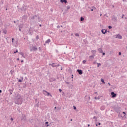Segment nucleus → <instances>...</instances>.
Segmentation results:
<instances>
[{
    "mask_svg": "<svg viewBox=\"0 0 127 127\" xmlns=\"http://www.w3.org/2000/svg\"><path fill=\"white\" fill-rule=\"evenodd\" d=\"M23 102V99L21 95L17 93L14 98V103L17 105H21Z\"/></svg>",
    "mask_w": 127,
    "mask_h": 127,
    "instance_id": "1",
    "label": "nucleus"
},
{
    "mask_svg": "<svg viewBox=\"0 0 127 127\" xmlns=\"http://www.w3.org/2000/svg\"><path fill=\"white\" fill-rule=\"evenodd\" d=\"M43 92L44 95H45V96H50V97H52V95L50 94L49 92L46 91V90H43Z\"/></svg>",
    "mask_w": 127,
    "mask_h": 127,
    "instance_id": "2",
    "label": "nucleus"
},
{
    "mask_svg": "<svg viewBox=\"0 0 127 127\" xmlns=\"http://www.w3.org/2000/svg\"><path fill=\"white\" fill-rule=\"evenodd\" d=\"M59 66H60V65L58 64L52 63L51 64V66L53 68H56L57 67H59Z\"/></svg>",
    "mask_w": 127,
    "mask_h": 127,
    "instance_id": "3",
    "label": "nucleus"
},
{
    "mask_svg": "<svg viewBox=\"0 0 127 127\" xmlns=\"http://www.w3.org/2000/svg\"><path fill=\"white\" fill-rule=\"evenodd\" d=\"M113 109L114 110H115V111H116V112H117V113H119V112L120 111V109H121V107L119 106H114Z\"/></svg>",
    "mask_w": 127,
    "mask_h": 127,
    "instance_id": "4",
    "label": "nucleus"
},
{
    "mask_svg": "<svg viewBox=\"0 0 127 127\" xmlns=\"http://www.w3.org/2000/svg\"><path fill=\"white\" fill-rule=\"evenodd\" d=\"M111 95L112 98H116V97H117V94L115 93L114 92H112Z\"/></svg>",
    "mask_w": 127,
    "mask_h": 127,
    "instance_id": "5",
    "label": "nucleus"
},
{
    "mask_svg": "<svg viewBox=\"0 0 127 127\" xmlns=\"http://www.w3.org/2000/svg\"><path fill=\"white\" fill-rule=\"evenodd\" d=\"M77 72H78L79 75H83V70L81 69H77Z\"/></svg>",
    "mask_w": 127,
    "mask_h": 127,
    "instance_id": "6",
    "label": "nucleus"
},
{
    "mask_svg": "<svg viewBox=\"0 0 127 127\" xmlns=\"http://www.w3.org/2000/svg\"><path fill=\"white\" fill-rule=\"evenodd\" d=\"M116 38H118V39H122L123 38V37L122 36V35L118 34L116 35Z\"/></svg>",
    "mask_w": 127,
    "mask_h": 127,
    "instance_id": "7",
    "label": "nucleus"
},
{
    "mask_svg": "<svg viewBox=\"0 0 127 127\" xmlns=\"http://www.w3.org/2000/svg\"><path fill=\"white\" fill-rule=\"evenodd\" d=\"M95 56H96V54H93L92 55L89 56V58L90 59H94L95 58Z\"/></svg>",
    "mask_w": 127,
    "mask_h": 127,
    "instance_id": "8",
    "label": "nucleus"
},
{
    "mask_svg": "<svg viewBox=\"0 0 127 127\" xmlns=\"http://www.w3.org/2000/svg\"><path fill=\"white\" fill-rule=\"evenodd\" d=\"M112 20H113V21H114V22H116L117 21V17H116L115 16H112Z\"/></svg>",
    "mask_w": 127,
    "mask_h": 127,
    "instance_id": "9",
    "label": "nucleus"
},
{
    "mask_svg": "<svg viewBox=\"0 0 127 127\" xmlns=\"http://www.w3.org/2000/svg\"><path fill=\"white\" fill-rule=\"evenodd\" d=\"M37 49L38 48L36 47V46H33L32 48V50H33V51H36Z\"/></svg>",
    "mask_w": 127,
    "mask_h": 127,
    "instance_id": "10",
    "label": "nucleus"
},
{
    "mask_svg": "<svg viewBox=\"0 0 127 127\" xmlns=\"http://www.w3.org/2000/svg\"><path fill=\"white\" fill-rule=\"evenodd\" d=\"M101 32L103 34H106V33H107V29H102Z\"/></svg>",
    "mask_w": 127,
    "mask_h": 127,
    "instance_id": "11",
    "label": "nucleus"
},
{
    "mask_svg": "<svg viewBox=\"0 0 127 127\" xmlns=\"http://www.w3.org/2000/svg\"><path fill=\"white\" fill-rule=\"evenodd\" d=\"M19 54H20V55H22V57H24V58H25V56L24 55V53L22 52H19Z\"/></svg>",
    "mask_w": 127,
    "mask_h": 127,
    "instance_id": "12",
    "label": "nucleus"
},
{
    "mask_svg": "<svg viewBox=\"0 0 127 127\" xmlns=\"http://www.w3.org/2000/svg\"><path fill=\"white\" fill-rule=\"evenodd\" d=\"M55 81H56V79L54 78H52L50 79V82H55Z\"/></svg>",
    "mask_w": 127,
    "mask_h": 127,
    "instance_id": "13",
    "label": "nucleus"
},
{
    "mask_svg": "<svg viewBox=\"0 0 127 127\" xmlns=\"http://www.w3.org/2000/svg\"><path fill=\"white\" fill-rule=\"evenodd\" d=\"M21 120H22V121H23L24 122H25V121H26V116H25V115L23 116Z\"/></svg>",
    "mask_w": 127,
    "mask_h": 127,
    "instance_id": "14",
    "label": "nucleus"
},
{
    "mask_svg": "<svg viewBox=\"0 0 127 127\" xmlns=\"http://www.w3.org/2000/svg\"><path fill=\"white\" fill-rule=\"evenodd\" d=\"M3 33H4V34H6L7 33V30H6V29H4L3 30Z\"/></svg>",
    "mask_w": 127,
    "mask_h": 127,
    "instance_id": "15",
    "label": "nucleus"
},
{
    "mask_svg": "<svg viewBox=\"0 0 127 127\" xmlns=\"http://www.w3.org/2000/svg\"><path fill=\"white\" fill-rule=\"evenodd\" d=\"M98 51H99L100 53H103V50L102 49V48L98 49Z\"/></svg>",
    "mask_w": 127,
    "mask_h": 127,
    "instance_id": "16",
    "label": "nucleus"
},
{
    "mask_svg": "<svg viewBox=\"0 0 127 127\" xmlns=\"http://www.w3.org/2000/svg\"><path fill=\"white\" fill-rule=\"evenodd\" d=\"M36 17H37V16L36 15L33 16V17H31V20H33L34 19H35Z\"/></svg>",
    "mask_w": 127,
    "mask_h": 127,
    "instance_id": "17",
    "label": "nucleus"
},
{
    "mask_svg": "<svg viewBox=\"0 0 127 127\" xmlns=\"http://www.w3.org/2000/svg\"><path fill=\"white\" fill-rule=\"evenodd\" d=\"M50 41H51V40H50V39H48L46 41H45V43L47 44V43H49L50 42Z\"/></svg>",
    "mask_w": 127,
    "mask_h": 127,
    "instance_id": "18",
    "label": "nucleus"
},
{
    "mask_svg": "<svg viewBox=\"0 0 127 127\" xmlns=\"http://www.w3.org/2000/svg\"><path fill=\"white\" fill-rule=\"evenodd\" d=\"M100 110H101V111H104V110H105V106H102L100 107Z\"/></svg>",
    "mask_w": 127,
    "mask_h": 127,
    "instance_id": "19",
    "label": "nucleus"
},
{
    "mask_svg": "<svg viewBox=\"0 0 127 127\" xmlns=\"http://www.w3.org/2000/svg\"><path fill=\"white\" fill-rule=\"evenodd\" d=\"M49 122H46L45 123V125L46 126V127H49Z\"/></svg>",
    "mask_w": 127,
    "mask_h": 127,
    "instance_id": "20",
    "label": "nucleus"
},
{
    "mask_svg": "<svg viewBox=\"0 0 127 127\" xmlns=\"http://www.w3.org/2000/svg\"><path fill=\"white\" fill-rule=\"evenodd\" d=\"M13 92V91H12V90H11V89L9 90V92L10 93V95H12Z\"/></svg>",
    "mask_w": 127,
    "mask_h": 127,
    "instance_id": "21",
    "label": "nucleus"
},
{
    "mask_svg": "<svg viewBox=\"0 0 127 127\" xmlns=\"http://www.w3.org/2000/svg\"><path fill=\"white\" fill-rule=\"evenodd\" d=\"M84 20H85V18H84V17H80V21H84Z\"/></svg>",
    "mask_w": 127,
    "mask_h": 127,
    "instance_id": "22",
    "label": "nucleus"
},
{
    "mask_svg": "<svg viewBox=\"0 0 127 127\" xmlns=\"http://www.w3.org/2000/svg\"><path fill=\"white\" fill-rule=\"evenodd\" d=\"M91 52H92V53H93V54H96V50H92Z\"/></svg>",
    "mask_w": 127,
    "mask_h": 127,
    "instance_id": "23",
    "label": "nucleus"
},
{
    "mask_svg": "<svg viewBox=\"0 0 127 127\" xmlns=\"http://www.w3.org/2000/svg\"><path fill=\"white\" fill-rule=\"evenodd\" d=\"M35 107H37V108H38V107H39V102H38V103H37L35 105Z\"/></svg>",
    "mask_w": 127,
    "mask_h": 127,
    "instance_id": "24",
    "label": "nucleus"
},
{
    "mask_svg": "<svg viewBox=\"0 0 127 127\" xmlns=\"http://www.w3.org/2000/svg\"><path fill=\"white\" fill-rule=\"evenodd\" d=\"M101 63H97V68H99V67H100V66H101Z\"/></svg>",
    "mask_w": 127,
    "mask_h": 127,
    "instance_id": "25",
    "label": "nucleus"
},
{
    "mask_svg": "<svg viewBox=\"0 0 127 127\" xmlns=\"http://www.w3.org/2000/svg\"><path fill=\"white\" fill-rule=\"evenodd\" d=\"M122 113H123V114H124V115L122 117V118H126V116H125V115H126V112H123Z\"/></svg>",
    "mask_w": 127,
    "mask_h": 127,
    "instance_id": "26",
    "label": "nucleus"
},
{
    "mask_svg": "<svg viewBox=\"0 0 127 127\" xmlns=\"http://www.w3.org/2000/svg\"><path fill=\"white\" fill-rule=\"evenodd\" d=\"M87 62V61L86 60H84L83 61H82V63H83V64H85V63H86Z\"/></svg>",
    "mask_w": 127,
    "mask_h": 127,
    "instance_id": "27",
    "label": "nucleus"
},
{
    "mask_svg": "<svg viewBox=\"0 0 127 127\" xmlns=\"http://www.w3.org/2000/svg\"><path fill=\"white\" fill-rule=\"evenodd\" d=\"M75 36H76L77 37L80 36V35H79V34H78V33H76V34H75Z\"/></svg>",
    "mask_w": 127,
    "mask_h": 127,
    "instance_id": "28",
    "label": "nucleus"
},
{
    "mask_svg": "<svg viewBox=\"0 0 127 127\" xmlns=\"http://www.w3.org/2000/svg\"><path fill=\"white\" fill-rule=\"evenodd\" d=\"M101 82H102V83H103L104 84H105V81L104 80V79H101Z\"/></svg>",
    "mask_w": 127,
    "mask_h": 127,
    "instance_id": "29",
    "label": "nucleus"
},
{
    "mask_svg": "<svg viewBox=\"0 0 127 127\" xmlns=\"http://www.w3.org/2000/svg\"><path fill=\"white\" fill-rule=\"evenodd\" d=\"M36 40L39 39V37L38 36V35L36 36Z\"/></svg>",
    "mask_w": 127,
    "mask_h": 127,
    "instance_id": "30",
    "label": "nucleus"
},
{
    "mask_svg": "<svg viewBox=\"0 0 127 127\" xmlns=\"http://www.w3.org/2000/svg\"><path fill=\"white\" fill-rule=\"evenodd\" d=\"M67 10H69L71 8V7L70 6H67Z\"/></svg>",
    "mask_w": 127,
    "mask_h": 127,
    "instance_id": "31",
    "label": "nucleus"
},
{
    "mask_svg": "<svg viewBox=\"0 0 127 127\" xmlns=\"http://www.w3.org/2000/svg\"><path fill=\"white\" fill-rule=\"evenodd\" d=\"M64 3H67V0H64Z\"/></svg>",
    "mask_w": 127,
    "mask_h": 127,
    "instance_id": "32",
    "label": "nucleus"
},
{
    "mask_svg": "<svg viewBox=\"0 0 127 127\" xmlns=\"http://www.w3.org/2000/svg\"><path fill=\"white\" fill-rule=\"evenodd\" d=\"M99 99H100V98H99V97H95V100H99Z\"/></svg>",
    "mask_w": 127,
    "mask_h": 127,
    "instance_id": "33",
    "label": "nucleus"
},
{
    "mask_svg": "<svg viewBox=\"0 0 127 127\" xmlns=\"http://www.w3.org/2000/svg\"><path fill=\"white\" fill-rule=\"evenodd\" d=\"M108 28L109 29H112V26H109Z\"/></svg>",
    "mask_w": 127,
    "mask_h": 127,
    "instance_id": "34",
    "label": "nucleus"
},
{
    "mask_svg": "<svg viewBox=\"0 0 127 127\" xmlns=\"http://www.w3.org/2000/svg\"><path fill=\"white\" fill-rule=\"evenodd\" d=\"M73 109L74 110H77V107H76L75 106H73Z\"/></svg>",
    "mask_w": 127,
    "mask_h": 127,
    "instance_id": "35",
    "label": "nucleus"
},
{
    "mask_svg": "<svg viewBox=\"0 0 127 127\" xmlns=\"http://www.w3.org/2000/svg\"><path fill=\"white\" fill-rule=\"evenodd\" d=\"M19 83H21L22 82V80L21 79H19L18 80Z\"/></svg>",
    "mask_w": 127,
    "mask_h": 127,
    "instance_id": "36",
    "label": "nucleus"
},
{
    "mask_svg": "<svg viewBox=\"0 0 127 127\" xmlns=\"http://www.w3.org/2000/svg\"><path fill=\"white\" fill-rule=\"evenodd\" d=\"M87 98H88V101H90L91 97H90V96H88Z\"/></svg>",
    "mask_w": 127,
    "mask_h": 127,
    "instance_id": "37",
    "label": "nucleus"
},
{
    "mask_svg": "<svg viewBox=\"0 0 127 127\" xmlns=\"http://www.w3.org/2000/svg\"><path fill=\"white\" fill-rule=\"evenodd\" d=\"M18 52V50H16V51L14 52V53H17Z\"/></svg>",
    "mask_w": 127,
    "mask_h": 127,
    "instance_id": "38",
    "label": "nucleus"
},
{
    "mask_svg": "<svg viewBox=\"0 0 127 127\" xmlns=\"http://www.w3.org/2000/svg\"><path fill=\"white\" fill-rule=\"evenodd\" d=\"M60 2H61V3H63L64 0H60Z\"/></svg>",
    "mask_w": 127,
    "mask_h": 127,
    "instance_id": "39",
    "label": "nucleus"
},
{
    "mask_svg": "<svg viewBox=\"0 0 127 127\" xmlns=\"http://www.w3.org/2000/svg\"><path fill=\"white\" fill-rule=\"evenodd\" d=\"M125 16V15L122 14L121 16V18H124V17Z\"/></svg>",
    "mask_w": 127,
    "mask_h": 127,
    "instance_id": "40",
    "label": "nucleus"
},
{
    "mask_svg": "<svg viewBox=\"0 0 127 127\" xmlns=\"http://www.w3.org/2000/svg\"><path fill=\"white\" fill-rule=\"evenodd\" d=\"M19 31H21V28H20V26H19Z\"/></svg>",
    "mask_w": 127,
    "mask_h": 127,
    "instance_id": "41",
    "label": "nucleus"
},
{
    "mask_svg": "<svg viewBox=\"0 0 127 127\" xmlns=\"http://www.w3.org/2000/svg\"><path fill=\"white\" fill-rule=\"evenodd\" d=\"M119 55H122V53L121 52H119L118 53Z\"/></svg>",
    "mask_w": 127,
    "mask_h": 127,
    "instance_id": "42",
    "label": "nucleus"
},
{
    "mask_svg": "<svg viewBox=\"0 0 127 127\" xmlns=\"http://www.w3.org/2000/svg\"><path fill=\"white\" fill-rule=\"evenodd\" d=\"M59 92H62V90L61 89H59Z\"/></svg>",
    "mask_w": 127,
    "mask_h": 127,
    "instance_id": "43",
    "label": "nucleus"
},
{
    "mask_svg": "<svg viewBox=\"0 0 127 127\" xmlns=\"http://www.w3.org/2000/svg\"><path fill=\"white\" fill-rule=\"evenodd\" d=\"M93 64H97V62L96 61L94 62Z\"/></svg>",
    "mask_w": 127,
    "mask_h": 127,
    "instance_id": "44",
    "label": "nucleus"
},
{
    "mask_svg": "<svg viewBox=\"0 0 127 127\" xmlns=\"http://www.w3.org/2000/svg\"><path fill=\"white\" fill-rule=\"evenodd\" d=\"M13 40H14V38H12V43H13Z\"/></svg>",
    "mask_w": 127,
    "mask_h": 127,
    "instance_id": "45",
    "label": "nucleus"
},
{
    "mask_svg": "<svg viewBox=\"0 0 127 127\" xmlns=\"http://www.w3.org/2000/svg\"><path fill=\"white\" fill-rule=\"evenodd\" d=\"M73 78H74V75L72 74V75H71V78L73 79Z\"/></svg>",
    "mask_w": 127,
    "mask_h": 127,
    "instance_id": "46",
    "label": "nucleus"
},
{
    "mask_svg": "<svg viewBox=\"0 0 127 127\" xmlns=\"http://www.w3.org/2000/svg\"><path fill=\"white\" fill-rule=\"evenodd\" d=\"M105 54H106V53L102 52V55H105Z\"/></svg>",
    "mask_w": 127,
    "mask_h": 127,
    "instance_id": "47",
    "label": "nucleus"
},
{
    "mask_svg": "<svg viewBox=\"0 0 127 127\" xmlns=\"http://www.w3.org/2000/svg\"><path fill=\"white\" fill-rule=\"evenodd\" d=\"M66 83L67 84H70V82H66Z\"/></svg>",
    "mask_w": 127,
    "mask_h": 127,
    "instance_id": "48",
    "label": "nucleus"
},
{
    "mask_svg": "<svg viewBox=\"0 0 127 127\" xmlns=\"http://www.w3.org/2000/svg\"><path fill=\"white\" fill-rule=\"evenodd\" d=\"M57 28H60V26H57Z\"/></svg>",
    "mask_w": 127,
    "mask_h": 127,
    "instance_id": "49",
    "label": "nucleus"
},
{
    "mask_svg": "<svg viewBox=\"0 0 127 127\" xmlns=\"http://www.w3.org/2000/svg\"><path fill=\"white\" fill-rule=\"evenodd\" d=\"M1 93H2V90H0V94Z\"/></svg>",
    "mask_w": 127,
    "mask_h": 127,
    "instance_id": "50",
    "label": "nucleus"
},
{
    "mask_svg": "<svg viewBox=\"0 0 127 127\" xmlns=\"http://www.w3.org/2000/svg\"><path fill=\"white\" fill-rule=\"evenodd\" d=\"M93 119H97V118H96V116H94V117H93Z\"/></svg>",
    "mask_w": 127,
    "mask_h": 127,
    "instance_id": "51",
    "label": "nucleus"
},
{
    "mask_svg": "<svg viewBox=\"0 0 127 127\" xmlns=\"http://www.w3.org/2000/svg\"><path fill=\"white\" fill-rule=\"evenodd\" d=\"M39 50L40 51L41 50V47H39Z\"/></svg>",
    "mask_w": 127,
    "mask_h": 127,
    "instance_id": "52",
    "label": "nucleus"
},
{
    "mask_svg": "<svg viewBox=\"0 0 127 127\" xmlns=\"http://www.w3.org/2000/svg\"><path fill=\"white\" fill-rule=\"evenodd\" d=\"M11 121H13V118H11Z\"/></svg>",
    "mask_w": 127,
    "mask_h": 127,
    "instance_id": "53",
    "label": "nucleus"
},
{
    "mask_svg": "<svg viewBox=\"0 0 127 127\" xmlns=\"http://www.w3.org/2000/svg\"><path fill=\"white\" fill-rule=\"evenodd\" d=\"M98 125H99V126H100V125H101V123H98Z\"/></svg>",
    "mask_w": 127,
    "mask_h": 127,
    "instance_id": "54",
    "label": "nucleus"
},
{
    "mask_svg": "<svg viewBox=\"0 0 127 127\" xmlns=\"http://www.w3.org/2000/svg\"><path fill=\"white\" fill-rule=\"evenodd\" d=\"M54 109H55V110H56V109H57L56 106H55V107H54Z\"/></svg>",
    "mask_w": 127,
    "mask_h": 127,
    "instance_id": "55",
    "label": "nucleus"
},
{
    "mask_svg": "<svg viewBox=\"0 0 127 127\" xmlns=\"http://www.w3.org/2000/svg\"><path fill=\"white\" fill-rule=\"evenodd\" d=\"M21 62H24V61L22 60H21Z\"/></svg>",
    "mask_w": 127,
    "mask_h": 127,
    "instance_id": "56",
    "label": "nucleus"
},
{
    "mask_svg": "<svg viewBox=\"0 0 127 127\" xmlns=\"http://www.w3.org/2000/svg\"><path fill=\"white\" fill-rule=\"evenodd\" d=\"M108 85H109V86H111V83H108Z\"/></svg>",
    "mask_w": 127,
    "mask_h": 127,
    "instance_id": "57",
    "label": "nucleus"
},
{
    "mask_svg": "<svg viewBox=\"0 0 127 127\" xmlns=\"http://www.w3.org/2000/svg\"><path fill=\"white\" fill-rule=\"evenodd\" d=\"M39 26H40V27H41V26H42V25L41 24H40V25H39Z\"/></svg>",
    "mask_w": 127,
    "mask_h": 127,
    "instance_id": "58",
    "label": "nucleus"
},
{
    "mask_svg": "<svg viewBox=\"0 0 127 127\" xmlns=\"http://www.w3.org/2000/svg\"><path fill=\"white\" fill-rule=\"evenodd\" d=\"M20 28L22 29V27L21 26V25H20Z\"/></svg>",
    "mask_w": 127,
    "mask_h": 127,
    "instance_id": "59",
    "label": "nucleus"
},
{
    "mask_svg": "<svg viewBox=\"0 0 127 127\" xmlns=\"http://www.w3.org/2000/svg\"><path fill=\"white\" fill-rule=\"evenodd\" d=\"M17 60H19V58H18L17 59Z\"/></svg>",
    "mask_w": 127,
    "mask_h": 127,
    "instance_id": "60",
    "label": "nucleus"
},
{
    "mask_svg": "<svg viewBox=\"0 0 127 127\" xmlns=\"http://www.w3.org/2000/svg\"><path fill=\"white\" fill-rule=\"evenodd\" d=\"M88 127H90V124H88Z\"/></svg>",
    "mask_w": 127,
    "mask_h": 127,
    "instance_id": "61",
    "label": "nucleus"
},
{
    "mask_svg": "<svg viewBox=\"0 0 127 127\" xmlns=\"http://www.w3.org/2000/svg\"><path fill=\"white\" fill-rule=\"evenodd\" d=\"M96 127H98V124H96Z\"/></svg>",
    "mask_w": 127,
    "mask_h": 127,
    "instance_id": "62",
    "label": "nucleus"
},
{
    "mask_svg": "<svg viewBox=\"0 0 127 127\" xmlns=\"http://www.w3.org/2000/svg\"><path fill=\"white\" fill-rule=\"evenodd\" d=\"M112 7L114 8L115 7V6L114 5H112Z\"/></svg>",
    "mask_w": 127,
    "mask_h": 127,
    "instance_id": "63",
    "label": "nucleus"
},
{
    "mask_svg": "<svg viewBox=\"0 0 127 127\" xmlns=\"http://www.w3.org/2000/svg\"><path fill=\"white\" fill-rule=\"evenodd\" d=\"M61 70H62V67H61Z\"/></svg>",
    "mask_w": 127,
    "mask_h": 127,
    "instance_id": "64",
    "label": "nucleus"
}]
</instances>
